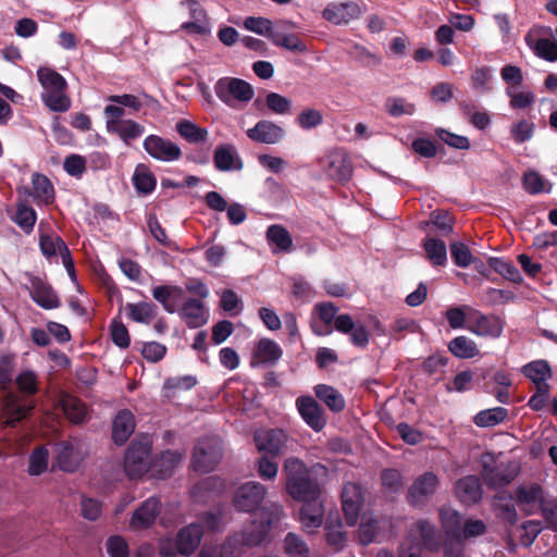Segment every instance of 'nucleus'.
Returning <instances> with one entry per match:
<instances>
[{"instance_id":"nucleus-1","label":"nucleus","mask_w":557,"mask_h":557,"mask_svg":"<svg viewBox=\"0 0 557 557\" xmlns=\"http://www.w3.org/2000/svg\"><path fill=\"white\" fill-rule=\"evenodd\" d=\"M283 516V506L271 503L262 508L261 520L252 521L243 532L234 533L219 545L203 546L198 557H240L246 547L262 544L271 528L278 523Z\"/></svg>"},{"instance_id":"nucleus-2","label":"nucleus","mask_w":557,"mask_h":557,"mask_svg":"<svg viewBox=\"0 0 557 557\" xmlns=\"http://www.w3.org/2000/svg\"><path fill=\"white\" fill-rule=\"evenodd\" d=\"M286 479V491L296 500H307L320 496L318 482L310 476V472L302 460L289 457L283 466Z\"/></svg>"},{"instance_id":"nucleus-3","label":"nucleus","mask_w":557,"mask_h":557,"mask_svg":"<svg viewBox=\"0 0 557 557\" xmlns=\"http://www.w3.org/2000/svg\"><path fill=\"white\" fill-rule=\"evenodd\" d=\"M481 466V476L491 488L508 485L515 480L520 470L518 462L502 460L491 453L482 455Z\"/></svg>"},{"instance_id":"nucleus-4","label":"nucleus","mask_w":557,"mask_h":557,"mask_svg":"<svg viewBox=\"0 0 557 557\" xmlns=\"http://www.w3.org/2000/svg\"><path fill=\"white\" fill-rule=\"evenodd\" d=\"M203 536V528L200 523H189L182 528L175 539H166L160 542V554L163 557L191 555L200 545Z\"/></svg>"},{"instance_id":"nucleus-5","label":"nucleus","mask_w":557,"mask_h":557,"mask_svg":"<svg viewBox=\"0 0 557 557\" xmlns=\"http://www.w3.org/2000/svg\"><path fill=\"white\" fill-rule=\"evenodd\" d=\"M216 97L227 107L236 109L238 103L249 102L253 89L249 83L235 77H222L214 85Z\"/></svg>"},{"instance_id":"nucleus-6","label":"nucleus","mask_w":557,"mask_h":557,"mask_svg":"<svg viewBox=\"0 0 557 557\" xmlns=\"http://www.w3.org/2000/svg\"><path fill=\"white\" fill-rule=\"evenodd\" d=\"M150 454L151 441L148 437L131 443L124 458V469L131 479L141 478L151 469Z\"/></svg>"},{"instance_id":"nucleus-7","label":"nucleus","mask_w":557,"mask_h":557,"mask_svg":"<svg viewBox=\"0 0 557 557\" xmlns=\"http://www.w3.org/2000/svg\"><path fill=\"white\" fill-rule=\"evenodd\" d=\"M267 494H268L267 487L263 484H261L260 482H257V481L246 482V483L242 484L240 486H238L237 490L235 491L233 500H232L233 506L235 507V509L237 511L248 512V513L253 512L260 508V513H261L262 508L265 505L272 503V502L264 503V505L261 507V505L263 504V502L265 499ZM260 520H261V517L259 518V520H256V521L259 522Z\"/></svg>"},{"instance_id":"nucleus-8","label":"nucleus","mask_w":557,"mask_h":557,"mask_svg":"<svg viewBox=\"0 0 557 557\" xmlns=\"http://www.w3.org/2000/svg\"><path fill=\"white\" fill-rule=\"evenodd\" d=\"M223 446L218 437H203L198 441L193 454V468L197 472H211L220 462Z\"/></svg>"},{"instance_id":"nucleus-9","label":"nucleus","mask_w":557,"mask_h":557,"mask_svg":"<svg viewBox=\"0 0 557 557\" xmlns=\"http://www.w3.org/2000/svg\"><path fill=\"white\" fill-rule=\"evenodd\" d=\"M468 325L467 330L481 337L498 338L504 331V321L495 314H484L481 311L467 308Z\"/></svg>"},{"instance_id":"nucleus-10","label":"nucleus","mask_w":557,"mask_h":557,"mask_svg":"<svg viewBox=\"0 0 557 557\" xmlns=\"http://www.w3.org/2000/svg\"><path fill=\"white\" fill-rule=\"evenodd\" d=\"M296 408L305 423L314 432L322 431L326 425V414L323 407L312 396H299Z\"/></svg>"},{"instance_id":"nucleus-11","label":"nucleus","mask_w":557,"mask_h":557,"mask_svg":"<svg viewBox=\"0 0 557 557\" xmlns=\"http://www.w3.org/2000/svg\"><path fill=\"white\" fill-rule=\"evenodd\" d=\"M296 28V24L288 20H281L275 23V30L271 34V41L274 46L284 48L288 51L304 53L307 46L298 35L289 33Z\"/></svg>"},{"instance_id":"nucleus-12","label":"nucleus","mask_w":557,"mask_h":557,"mask_svg":"<svg viewBox=\"0 0 557 557\" xmlns=\"http://www.w3.org/2000/svg\"><path fill=\"white\" fill-rule=\"evenodd\" d=\"M144 149L156 160L171 162L182 157L181 148L169 139L158 135H149L144 140Z\"/></svg>"},{"instance_id":"nucleus-13","label":"nucleus","mask_w":557,"mask_h":557,"mask_svg":"<svg viewBox=\"0 0 557 557\" xmlns=\"http://www.w3.org/2000/svg\"><path fill=\"white\" fill-rule=\"evenodd\" d=\"M361 9L355 1L332 2L322 11V17L334 24L344 25L360 16Z\"/></svg>"},{"instance_id":"nucleus-14","label":"nucleus","mask_w":557,"mask_h":557,"mask_svg":"<svg viewBox=\"0 0 557 557\" xmlns=\"http://www.w3.org/2000/svg\"><path fill=\"white\" fill-rule=\"evenodd\" d=\"M438 486V478L433 472L419 475L408 491V502L413 506H422Z\"/></svg>"},{"instance_id":"nucleus-15","label":"nucleus","mask_w":557,"mask_h":557,"mask_svg":"<svg viewBox=\"0 0 557 557\" xmlns=\"http://www.w3.org/2000/svg\"><path fill=\"white\" fill-rule=\"evenodd\" d=\"M34 408V401L22 400L16 395H9L5 398L3 406V414L5 418L4 423L10 426H15L16 423L25 419Z\"/></svg>"},{"instance_id":"nucleus-16","label":"nucleus","mask_w":557,"mask_h":557,"mask_svg":"<svg viewBox=\"0 0 557 557\" xmlns=\"http://www.w3.org/2000/svg\"><path fill=\"white\" fill-rule=\"evenodd\" d=\"M342 504L346 523L354 527L358 521L361 507L360 487L357 484H345L342 493Z\"/></svg>"},{"instance_id":"nucleus-17","label":"nucleus","mask_w":557,"mask_h":557,"mask_svg":"<svg viewBox=\"0 0 557 557\" xmlns=\"http://www.w3.org/2000/svg\"><path fill=\"white\" fill-rule=\"evenodd\" d=\"M284 129L268 120L259 121L253 127L247 131V136L256 143L274 145L283 139Z\"/></svg>"},{"instance_id":"nucleus-18","label":"nucleus","mask_w":557,"mask_h":557,"mask_svg":"<svg viewBox=\"0 0 557 557\" xmlns=\"http://www.w3.org/2000/svg\"><path fill=\"white\" fill-rule=\"evenodd\" d=\"M178 314L190 329H197L205 325L208 322L209 317L203 302L195 298L186 299L180 309Z\"/></svg>"},{"instance_id":"nucleus-19","label":"nucleus","mask_w":557,"mask_h":557,"mask_svg":"<svg viewBox=\"0 0 557 557\" xmlns=\"http://www.w3.org/2000/svg\"><path fill=\"white\" fill-rule=\"evenodd\" d=\"M213 162L216 170L221 172L239 171L243 169V161L231 144L220 145L214 150Z\"/></svg>"},{"instance_id":"nucleus-20","label":"nucleus","mask_w":557,"mask_h":557,"mask_svg":"<svg viewBox=\"0 0 557 557\" xmlns=\"http://www.w3.org/2000/svg\"><path fill=\"white\" fill-rule=\"evenodd\" d=\"M326 174L336 182H348L352 174V164L347 153L344 151L332 152L329 157Z\"/></svg>"},{"instance_id":"nucleus-21","label":"nucleus","mask_w":557,"mask_h":557,"mask_svg":"<svg viewBox=\"0 0 557 557\" xmlns=\"http://www.w3.org/2000/svg\"><path fill=\"white\" fill-rule=\"evenodd\" d=\"M29 293L32 299L44 309H54L60 306L57 294L39 277H32Z\"/></svg>"},{"instance_id":"nucleus-22","label":"nucleus","mask_w":557,"mask_h":557,"mask_svg":"<svg viewBox=\"0 0 557 557\" xmlns=\"http://www.w3.org/2000/svg\"><path fill=\"white\" fill-rule=\"evenodd\" d=\"M135 418L128 409L120 410L113 419L112 440L116 445L127 442L135 430Z\"/></svg>"},{"instance_id":"nucleus-23","label":"nucleus","mask_w":557,"mask_h":557,"mask_svg":"<svg viewBox=\"0 0 557 557\" xmlns=\"http://www.w3.org/2000/svg\"><path fill=\"white\" fill-rule=\"evenodd\" d=\"M285 440L286 434L278 429L260 431L255 434V443L258 450L273 456L280 454Z\"/></svg>"},{"instance_id":"nucleus-24","label":"nucleus","mask_w":557,"mask_h":557,"mask_svg":"<svg viewBox=\"0 0 557 557\" xmlns=\"http://www.w3.org/2000/svg\"><path fill=\"white\" fill-rule=\"evenodd\" d=\"M161 502L152 496L146 499L133 513L131 524L134 528H148L160 513Z\"/></svg>"},{"instance_id":"nucleus-25","label":"nucleus","mask_w":557,"mask_h":557,"mask_svg":"<svg viewBox=\"0 0 557 557\" xmlns=\"http://www.w3.org/2000/svg\"><path fill=\"white\" fill-rule=\"evenodd\" d=\"M300 521L308 532H313L323 521L324 508L319 497L302 500Z\"/></svg>"},{"instance_id":"nucleus-26","label":"nucleus","mask_w":557,"mask_h":557,"mask_svg":"<svg viewBox=\"0 0 557 557\" xmlns=\"http://www.w3.org/2000/svg\"><path fill=\"white\" fill-rule=\"evenodd\" d=\"M182 457L183 454L178 450L168 449L161 453L154 460H152L150 471L154 476L159 479H166L181 463Z\"/></svg>"},{"instance_id":"nucleus-27","label":"nucleus","mask_w":557,"mask_h":557,"mask_svg":"<svg viewBox=\"0 0 557 557\" xmlns=\"http://www.w3.org/2000/svg\"><path fill=\"white\" fill-rule=\"evenodd\" d=\"M151 294L166 312L174 313L177 311L176 305L182 299L184 290L177 285H159L152 288Z\"/></svg>"},{"instance_id":"nucleus-28","label":"nucleus","mask_w":557,"mask_h":557,"mask_svg":"<svg viewBox=\"0 0 557 557\" xmlns=\"http://www.w3.org/2000/svg\"><path fill=\"white\" fill-rule=\"evenodd\" d=\"M456 494L460 502L470 505L479 502L482 497V487L478 476L467 475L456 483Z\"/></svg>"},{"instance_id":"nucleus-29","label":"nucleus","mask_w":557,"mask_h":557,"mask_svg":"<svg viewBox=\"0 0 557 557\" xmlns=\"http://www.w3.org/2000/svg\"><path fill=\"white\" fill-rule=\"evenodd\" d=\"M55 461L58 467L66 472H73L77 469L81 455L72 442H60L55 445Z\"/></svg>"},{"instance_id":"nucleus-30","label":"nucleus","mask_w":557,"mask_h":557,"mask_svg":"<svg viewBox=\"0 0 557 557\" xmlns=\"http://www.w3.org/2000/svg\"><path fill=\"white\" fill-rule=\"evenodd\" d=\"M517 502L527 513L531 515L537 507L545 503L543 498V488L539 484L519 487L517 491Z\"/></svg>"},{"instance_id":"nucleus-31","label":"nucleus","mask_w":557,"mask_h":557,"mask_svg":"<svg viewBox=\"0 0 557 557\" xmlns=\"http://www.w3.org/2000/svg\"><path fill=\"white\" fill-rule=\"evenodd\" d=\"M222 485V481L218 476H208L191 487L190 496L196 503H207L220 493Z\"/></svg>"},{"instance_id":"nucleus-32","label":"nucleus","mask_w":557,"mask_h":557,"mask_svg":"<svg viewBox=\"0 0 557 557\" xmlns=\"http://www.w3.org/2000/svg\"><path fill=\"white\" fill-rule=\"evenodd\" d=\"M313 391L317 398L324 403L332 412L337 413L344 410L346 405L345 398L335 387L318 384L313 387Z\"/></svg>"},{"instance_id":"nucleus-33","label":"nucleus","mask_w":557,"mask_h":557,"mask_svg":"<svg viewBox=\"0 0 557 557\" xmlns=\"http://www.w3.org/2000/svg\"><path fill=\"white\" fill-rule=\"evenodd\" d=\"M265 238L270 245H274L273 252H290L293 238L286 227L281 224H272L265 232Z\"/></svg>"},{"instance_id":"nucleus-34","label":"nucleus","mask_w":557,"mask_h":557,"mask_svg":"<svg viewBox=\"0 0 557 557\" xmlns=\"http://www.w3.org/2000/svg\"><path fill=\"white\" fill-rule=\"evenodd\" d=\"M29 195L37 202L49 205L54 200V188L47 176L34 173L32 175V191Z\"/></svg>"},{"instance_id":"nucleus-35","label":"nucleus","mask_w":557,"mask_h":557,"mask_svg":"<svg viewBox=\"0 0 557 557\" xmlns=\"http://www.w3.org/2000/svg\"><path fill=\"white\" fill-rule=\"evenodd\" d=\"M124 309L127 318L143 324H149L158 313V307L153 302L147 301L137 304L127 302Z\"/></svg>"},{"instance_id":"nucleus-36","label":"nucleus","mask_w":557,"mask_h":557,"mask_svg":"<svg viewBox=\"0 0 557 557\" xmlns=\"http://www.w3.org/2000/svg\"><path fill=\"white\" fill-rule=\"evenodd\" d=\"M442 527L448 537L461 542L462 517L453 508H442L440 510Z\"/></svg>"},{"instance_id":"nucleus-37","label":"nucleus","mask_w":557,"mask_h":557,"mask_svg":"<svg viewBox=\"0 0 557 557\" xmlns=\"http://www.w3.org/2000/svg\"><path fill=\"white\" fill-rule=\"evenodd\" d=\"M522 374L530 379L536 387L548 386L546 381L552 377V369L546 360H535L527 363L521 369Z\"/></svg>"},{"instance_id":"nucleus-38","label":"nucleus","mask_w":557,"mask_h":557,"mask_svg":"<svg viewBox=\"0 0 557 557\" xmlns=\"http://www.w3.org/2000/svg\"><path fill=\"white\" fill-rule=\"evenodd\" d=\"M447 347L448 351L458 359H471L480 355L476 343L465 335L454 337Z\"/></svg>"},{"instance_id":"nucleus-39","label":"nucleus","mask_w":557,"mask_h":557,"mask_svg":"<svg viewBox=\"0 0 557 557\" xmlns=\"http://www.w3.org/2000/svg\"><path fill=\"white\" fill-rule=\"evenodd\" d=\"M61 408L66 418L74 424H82L87 418L85 404L71 395H64L60 400Z\"/></svg>"},{"instance_id":"nucleus-40","label":"nucleus","mask_w":557,"mask_h":557,"mask_svg":"<svg viewBox=\"0 0 557 557\" xmlns=\"http://www.w3.org/2000/svg\"><path fill=\"white\" fill-rule=\"evenodd\" d=\"M314 310L318 312L319 318L324 323V331H320L318 323H312V331L319 336H326L332 334V324L335 323L338 308L333 302L317 304Z\"/></svg>"},{"instance_id":"nucleus-41","label":"nucleus","mask_w":557,"mask_h":557,"mask_svg":"<svg viewBox=\"0 0 557 557\" xmlns=\"http://www.w3.org/2000/svg\"><path fill=\"white\" fill-rule=\"evenodd\" d=\"M37 77L42 87V92L58 91L67 87L65 78L48 66H40L37 70Z\"/></svg>"},{"instance_id":"nucleus-42","label":"nucleus","mask_w":557,"mask_h":557,"mask_svg":"<svg viewBox=\"0 0 557 557\" xmlns=\"http://www.w3.org/2000/svg\"><path fill=\"white\" fill-rule=\"evenodd\" d=\"M108 132L116 134L125 145H131L133 140L144 135L145 127L136 121L124 120L121 123H115V126Z\"/></svg>"},{"instance_id":"nucleus-43","label":"nucleus","mask_w":557,"mask_h":557,"mask_svg":"<svg viewBox=\"0 0 557 557\" xmlns=\"http://www.w3.org/2000/svg\"><path fill=\"white\" fill-rule=\"evenodd\" d=\"M133 184L138 194L149 195L157 185L153 173L144 164H138L133 175Z\"/></svg>"},{"instance_id":"nucleus-44","label":"nucleus","mask_w":557,"mask_h":557,"mask_svg":"<svg viewBox=\"0 0 557 557\" xmlns=\"http://www.w3.org/2000/svg\"><path fill=\"white\" fill-rule=\"evenodd\" d=\"M428 259L433 265L443 267L447 262V248L442 239L426 237L423 243Z\"/></svg>"},{"instance_id":"nucleus-45","label":"nucleus","mask_w":557,"mask_h":557,"mask_svg":"<svg viewBox=\"0 0 557 557\" xmlns=\"http://www.w3.org/2000/svg\"><path fill=\"white\" fill-rule=\"evenodd\" d=\"M487 263L496 273L510 282L521 283L523 280L519 269L509 260L491 257Z\"/></svg>"},{"instance_id":"nucleus-46","label":"nucleus","mask_w":557,"mask_h":557,"mask_svg":"<svg viewBox=\"0 0 557 557\" xmlns=\"http://www.w3.org/2000/svg\"><path fill=\"white\" fill-rule=\"evenodd\" d=\"M508 416V410L504 407H494L478 412L473 419L480 428H491L502 423Z\"/></svg>"},{"instance_id":"nucleus-47","label":"nucleus","mask_w":557,"mask_h":557,"mask_svg":"<svg viewBox=\"0 0 557 557\" xmlns=\"http://www.w3.org/2000/svg\"><path fill=\"white\" fill-rule=\"evenodd\" d=\"M525 40L530 48L534 51V53L548 61L555 62L557 61V40L550 38H540L532 42L529 37H525Z\"/></svg>"},{"instance_id":"nucleus-48","label":"nucleus","mask_w":557,"mask_h":557,"mask_svg":"<svg viewBox=\"0 0 557 557\" xmlns=\"http://www.w3.org/2000/svg\"><path fill=\"white\" fill-rule=\"evenodd\" d=\"M177 133L190 144H199L207 140L208 131L197 126L195 123L182 120L176 124Z\"/></svg>"},{"instance_id":"nucleus-49","label":"nucleus","mask_w":557,"mask_h":557,"mask_svg":"<svg viewBox=\"0 0 557 557\" xmlns=\"http://www.w3.org/2000/svg\"><path fill=\"white\" fill-rule=\"evenodd\" d=\"M40 249L46 257H52L60 253L61 258L69 257V248L60 236L45 235L40 237Z\"/></svg>"},{"instance_id":"nucleus-50","label":"nucleus","mask_w":557,"mask_h":557,"mask_svg":"<svg viewBox=\"0 0 557 557\" xmlns=\"http://www.w3.org/2000/svg\"><path fill=\"white\" fill-rule=\"evenodd\" d=\"M66 89L41 92L42 102L53 112H65L71 107V100L65 95Z\"/></svg>"},{"instance_id":"nucleus-51","label":"nucleus","mask_w":557,"mask_h":557,"mask_svg":"<svg viewBox=\"0 0 557 557\" xmlns=\"http://www.w3.org/2000/svg\"><path fill=\"white\" fill-rule=\"evenodd\" d=\"M416 529L422 540L424 547L430 550H435L440 545V536L435 527L428 520H419L416 523Z\"/></svg>"},{"instance_id":"nucleus-52","label":"nucleus","mask_w":557,"mask_h":557,"mask_svg":"<svg viewBox=\"0 0 557 557\" xmlns=\"http://www.w3.org/2000/svg\"><path fill=\"white\" fill-rule=\"evenodd\" d=\"M256 356L262 362L273 363L281 358L282 349L274 341L263 338L257 345Z\"/></svg>"},{"instance_id":"nucleus-53","label":"nucleus","mask_w":557,"mask_h":557,"mask_svg":"<svg viewBox=\"0 0 557 557\" xmlns=\"http://www.w3.org/2000/svg\"><path fill=\"white\" fill-rule=\"evenodd\" d=\"M36 211L25 205V203H18L16 207V212L13 218V221L25 232L30 233L34 228V225L36 223Z\"/></svg>"},{"instance_id":"nucleus-54","label":"nucleus","mask_w":557,"mask_h":557,"mask_svg":"<svg viewBox=\"0 0 557 557\" xmlns=\"http://www.w3.org/2000/svg\"><path fill=\"white\" fill-rule=\"evenodd\" d=\"M284 552L290 557H309L308 545L299 535L293 532L285 536Z\"/></svg>"},{"instance_id":"nucleus-55","label":"nucleus","mask_w":557,"mask_h":557,"mask_svg":"<svg viewBox=\"0 0 557 557\" xmlns=\"http://www.w3.org/2000/svg\"><path fill=\"white\" fill-rule=\"evenodd\" d=\"M244 27L252 33L265 36L271 39V34L275 30V24L269 18L261 16H248L244 21Z\"/></svg>"},{"instance_id":"nucleus-56","label":"nucleus","mask_w":557,"mask_h":557,"mask_svg":"<svg viewBox=\"0 0 557 557\" xmlns=\"http://www.w3.org/2000/svg\"><path fill=\"white\" fill-rule=\"evenodd\" d=\"M49 451L45 446L37 447L29 456L28 473L40 475L48 468Z\"/></svg>"},{"instance_id":"nucleus-57","label":"nucleus","mask_w":557,"mask_h":557,"mask_svg":"<svg viewBox=\"0 0 557 557\" xmlns=\"http://www.w3.org/2000/svg\"><path fill=\"white\" fill-rule=\"evenodd\" d=\"M449 248L451 259L457 267L465 269L468 268L471 263L475 262V258L466 244L461 242H455L450 244Z\"/></svg>"},{"instance_id":"nucleus-58","label":"nucleus","mask_w":557,"mask_h":557,"mask_svg":"<svg viewBox=\"0 0 557 557\" xmlns=\"http://www.w3.org/2000/svg\"><path fill=\"white\" fill-rule=\"evenodd\" d=\"M16 368V358L13 354L0 356V386L7 388L13 382V374Z\"/></svg>"},{"instance_id":"nucleus-59","label":"nucleus","mask_w":557,"mask_h":557,"mask_svg":"<svg viewBox=\"0 0 557 557\" xmlns=\"http://www.w3.org/2000/svg\"><path fill=\"white\" fill-rule=\"evenodd\" d=\"M15 384L24 395H34L38 391L37 375L32 370H24L15 377Z\"/></svg>"},{"instance_id":"nucleus-60","label":"nucleus","mask_w":557,"mask_h":557,"mask_svg":"<svg viewBox=\"0 0 557 557\" xmlns=\"http://www.w3.org/2000/svg\"><path fill=\"white\" fill-rule=\"evenodd\" d=\"M325 537L330 545L334 546L336 549H339L344 546L345 543V534L342 531V524L336 516V524L332 523L331 516L326 520L325 523Z\"/></svg>"},{"instance_id":"nucleus-61","label":"nucleus","mask_w":557,"mask_h":557,"mask_svg":"<svg viewBox=\"0 0 557 557\" xmlns=\"http://www.w3.org/2000/svg\"><path fill=\"white\" fill-rule=\"evenodd\" d=\"M296 122L300 128L309 131L323 123V115L317 109H305L298 114Z\"/></svg>"},{"instance_id":"nucleus-62","label":"nucleus","mask_w":557,"mask_h":557,"mask_svg":"<svg viewBox=\"0 0 557 557\" xmlns=\"http://www.w3.org/2000/svg\"><path fill=\"white\" fill-rule=\"evenodd\" d=\"M386 111L394 117L401 115H413L416 107L404 98H391L386 101Z\"/></svg>"},{"instance_id":"nucleus-63","label":"nucleus","mask_w":557,"mask_h":557,"mask_svg":"<svg viewBox=\"0 0 557 557\" xmlns=\"http://www.w3.org/2000/svg\"><path fill=\"white\" fill-rule=\"evenodd\" d=\"M535 125L533 122L520 120L510 128V135L517 144H523L533 136Z\"/></svg>"},{"instance_id":"nucleus-64","label":"nucleus","mask_w":557,"mask_h":557,"mask_svg":"<svg viewBox=\"0 0 557 557\" xmlns=\"http://www.w3.org/2000/svg\"><path fill=\"white\" fill-rule=\"evenodd\" d=\"M541 512L545 528L557 532V500L550 499L542 503Z\"/></svg>"}]
</instances>
